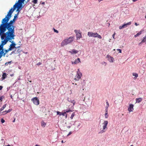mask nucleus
Segmentation results:
<instances>
[{"mask_svg": "<svg viewBox=\"0 0 146 146\" xmlns=\"http://www.w3.org/2000/svg\"><path fill=\"white\" fill-rule=\"evenodd\" d=\"M133 0V1L135 2V1H137L138 0Z\"/></svg>", "mask_w": 146, "mask_h": 146, "instance_id": "obj_52", "label": "nucleus"}, {"mask_svg": "<svg viewBox=\"0 0 146 146\" xmlns=\"http://www.w3.org/2000/svg\"><path fill=\"white\" fill-rule=\"evenodd\" d=\"M2 97H0V102L2 101Z\"/></svg>", "mask_w": 146, "mask_h": 146, "instance_id": "obj_40", "label": "nucleus"}, {"mask_svg": "<svg viewBox=\"0 0 146 146\" xmlns=\"http://www.w3.org/2000/svg\"><path fill=\"white\" fill-rule=\"evenodd\" d=\"M25 1V0H19L17 3H17L18 4H21V5H22V3H24Z\"/></svg>", "mask_w": 146, "mask_h": 146, "instance_id": "obj_21", "label": "nucleus"}, {"mask_svg": "<svg viewBox=\"0 0 146 146\" xmlns=\"http://www.w3.org/2000/svg\"><path fill=\"white\" fill-rule=\"evenodd\" d=\"M135 25L136 26L139 25V24H137L136 23H135Z\"/></svg>", "mask_w": 146, "mask_h": 146, "instance_id": "obj_47", "label": "nucleus"}, {"mask_svg": "<svg viewBox=\"0 0 146 146\" xmlns=\"http://www.w3.org/2000/svg\"><path fill=\"white\" fill-rule=\"evenodd\" d=\"M106 103V104H107L106 106H109V104L108 102V101H107Z\"/></svg>", "mask_w": 146, "mask_h": 146, "instance_id": "obj_42", "label": "nucleus"}, {"mask_svg": "<svg viewBox=\"0 0 146 146\" xmlns=\"http://www.w3.org/2000/svg\"><path fill=\"white\" fill-rule=\"evenodd\" d=\"M132 75L133 76H135L136 78L138 77V74L136 73H133Z\"/></svg>", "mask_w": 146, "mask_h": 146, "instance_id": "obj_26", "label": "nucleus"}, {"mask_svg": "<svg viewBox=\"0 0 146 146\" xmlns=\"http://www.w3.org/2000/svg\"><path fill=\"white\" fill-rule=\"evenodd\" d=\"M41 64H42V63L41 62H39L37 63L36 64L38 66H39V65H41Z\"/></svg>", "mask_w": 146, "mask_h": 146, "instance_id": "obj_38", "label": "nucleus"}, {"mask_svg": "<svg viewBox=\"0 0 146 146\" xmlns=\"http://www.w3.org/2000/svg\"><path fill=\"white\" fill-rule=\"evenodd\" d=\"M61 142H62V143H64V142H63V140H62V141Z\"/></svg>", "mask_w": 146, "mask_h": 146, "instance_id": "obj_53", "label": "nucleus"}, {"mask_svg": "<svg viewBox=\"0 0 146 146\" xmlns=\"http://www.w3.org/2000/svg\"><path fill=\"white\" fill-rule=\"evenodd\" d=\"M130 146H133V145H131Z\"/></svg>", "mask_w": 146, "mask_h": 146, "instance_id": "obj_60", "label": "nucleus"}, {"mask_svg": "<svg viewBox=\"0 0 146 146\" xmlns=\"http://www.w3.org/2000/svg\"><path fill=\"white\" fill-rule=\"evenodd\" d=\"M70 111H72L70 109L67 110H64V112H61V115H63V116H66V118L67 117V114H66V113H68Z\"/></svg>", "mask_w": 146, "mask_h": 146, "instance_id": "obj_10", "label": "nucleus"}, {"mask_svg": "<svg viewBox=\"0 0 146 146\" xmlns=\"http://www.w3.org/2000/svg\"><path fill=\"white\" fill-rule=\"evenodd\" d=\"M1 38L2 40H3L2 41L1 44L0 45V47H2V48H1V51H0V52L3 55V54L4 53L3 49V46L6 44L8 42V41H9V40H11L12 38H10V39H9V40H7V39L6 37H5V38H4L2 39L1 38Z\"/></svg>", "mask_w": 146, "mask_h": 146, "instance_id": "obj_4", "label": "nucleus"}, {"mask_svg": "<svg viewBox=\"0 0 146 146\" xmlns=\"http://www.w3.org/2000/svg\"><path fill=\"white\" fill-rule=\"evenodd\" d=\"M74 115H75V113H74V112H73L71 115L70 117V118L71 119H72Z\"/></svg>", "mask_w": 146, "mask_h": 146, "instance_id": "obj_29", "label": "nucleus"}, {"mask_svg": "<svg viewBox=\"0 0 146 146\" xmlns=\"http://www.w3.org/2000/svg\"><path fill=\"white\" fill-rule=\"evenodd\" d=\"M74 37L71 36L68 38L64 40L61 43V46L63 47L65 45L72 43L74 40Z\"/></svg>", "mask_w": 146, "mask_h": 146, "instance_id": "obj_2", "label": "nucleus"}, {"mask_svg": "<svg viewBox=\"0 0 146 146\" xmlns=\"http://www.w3.org/2000/svg\"><path fill=\"white\" fill-rule=\"evenodd\" d=\"M105 111L106 112H108V109H106Z\"/></svg>", "mask_w": 146, "mask_h": 146, "instance_id": "obj_46", "label": "nucleus"}, {"mask_svg": "<svg viewBox=\"0 0 146 146\" xmlns=\"http://www.w3.org/2000/svg\"><path fill=\"white\" fill-rule=\"evenodd\" d=\"M143 42H146V36L145 37L143 38V39L141 41V42L139 43V45H140Z\"/></svg>", "mask_w": 146, "mask_h": 146, "instance_id": "obj_17", "label": "nucleus"}, {"mask_svg": "<svg viewBox=\"0 0 146 146\" xmlns=\"http://www.w3.org/2000/svg\"><path fill=\"white\" fill-rule=\"evenodd\" d=\"M12 109H9L7 111H3L2 112V113H3V114H4V115L5 114L7 113L10 112L12 111Z\"/></svg>", "mask_w": 146, "mask_h": 146, "instance_id": "obj_20", "label": "nucleus"}, {"mask_svg": "<svg viewBox=\"0 0 146 146\" xmlns=\"http://www.w3.org/2000/svg\"><path fill=\"white\" fill-rule=\"evenodd\" d=\"M131 24V22H129L126 24H124L122 26H120L119 27V29H122L124 28L127 27V25H130Z\"/></svg>", "mask_w": 146, "mask_h": 146, "instance_id": "obj_11", "label": "nucleus"}, {"mask_svg": "<svg viewBox=\"0 0 146 146\" xmlns=\"http://www.w3.org/2000/svg\"><path fill=\"white\" fill-rule=\"evenodd\" d=\"M18 14H18V13H17V14H16L15 15V16H14V18H15V19H16V18L17 17V16H18Z\"/></svg>", "mask_w": 146, "mask_h": 146, "instance_id": "obj_35", "label": "nucleus"}, {"mask_svg": "<svg viewBox=\"0 0 146 146\" xmlns=\"http://www.w3.org/2000/svg\"><path fill=\"white\" fill-rule=\"evenodd\" d=\"M15 119H14V120L13 121V122H14L15 121Z\"/></svg>", "mask_w": 146, "mask_h": 146, "instance_id": "obj_50", "label": "nucleus"}, {"mask_svg": "<svg viewBox=\"0 0 146 146\" xmlns=\"http://www.w3.org/2000/svg\"><path fill=\"white\" fill-rule=\"evenodd\" d=\"M133 105L132 104H130L129 105L128 108V110L130 112L133 111Z\"/></svg>", "mask_w": 146, "mask_h": 146, "instance_id": "obj_12", "label": "nucleus"}, {"mask_svg": "<svg viewBox=\"0 0 146 146\" xmlns=\"http://www.w3.org/2000/svg\"><path fill=\"white\" fill-rule=\"evenodd\" d=\"M115 33H114L112 35V37H113V38L114 39H115L114 38V36H115Z\"/></svg>", "mask_w": 146, "mask_h": 146, "instance_id": "obj_41", "label": "nucleus"}, {"mask_svg": "<svg viewBox=\"0 0 146 146\" xmlns=\"http://www.w3.org/2000/svg\"><path fill=\"white\" fill-rule=\"evenodd\" d=\"M44 3H42L43 4H44Z\"/></svg>", "mask_w": 146, "mask_h": 146, "instance_id": "obj_59", "label": "nucleus"}, {"mask_svg": "<svg viewBox=\"0 0 146 146\" xmlns=\"http://www.w3.org/2000/svg\"><path fill=\"white\" fill-rule=\"evenodd\" d=\"M56 113H57V115H60V116L61 115V112H60L59 111H57L56 112Z\"/></svg>", "mask_w": 146, "mask_h": 146, "instance_id": "obj_32", "label": "nucleus"}, {"mask_svg": "<svg viewBox=\"0 0 146 146\" xmlns=\"http://www.w3.org/2000/svg\"><path fill=\"white\" fill-rule=\"evenodd\" d=\"M12 12H8L5 18L3 19L2 24L0 26V33L2 34L1 38L6 37L7 39L13 38L15 35V27L13 25L14 22L11 20L8 23L11 18Z\"/></svg>", "mask_w": 146, "mask_h": 146, "instance_id": "obj_1", "label": "nucleus"}, {"mask_svg": "<svg viewBox=\"0 0 146 146\" xmlns=\"http://www.w3.org/2000/svg\"><path fill=\"white\" fill-rule=\"evenodd\" d=\"M2 35V34L0 33V35Z\"/></svg>", "mask_w": 146, "mask_h": 146, "instance_id": "obj_57", "label": "nucleus"}, {"mask_svg": "<svg viewBox=\"0 0 146 146\" xmlns=\"http://www.w3.org/2000/svg\"><path fill=\"white\" fill-rule=\"evenodd\" d=\"M80 62V59L79 58H78L77 59H76L74 62H72V64H76L78 63L79 62Z\"/></svg>", "mask_w": 146, "mask_h": 146, "instance_id": "obj_14", "label": "nucleus"}, {"mask_svg": "<svg viewBox=\"0 0 146 146\" xmlns=\"http://www.w3.org/2000/svg\"><path fill=\"white\" fill-rule=\"evenodd\" d=\"M108 106H106V109H108Z\"/></svg>", "mask_w": 146, "mask_h": 146, "instance_id": "obj_49", "label": "nucleus"}, {"mask_svg": "<svg viewBox=\"0 0 146 146\" xmlns=\"http://www.w3.org/2000/svg\"><path fill=\"white\" fill-rule=\"evenodd\" d=\"M6 104H5L0 109V112H1V111H3L4 109L6 107Z\"/></svg>", "mask_w": 146, "mask_h": 146, "instance_id": "obj_23", "label": "nucleus"}, {"mask_svg": "<svg viewBox=\"0 0 146 146\" xmlns=\"http://www.w3.org/2000/svg\"><path fill=\"white\" fill-rule=\"evenodd\" d=\"M106 58H108V60L110 62H113L114 59L113 57L110 56L108 55L106 56Z\"/></svg>", "mask_w": 146, "mask_h": 146, "instance_id": "obj_13", "label": "nucleus"}, {"mask_svg": "<svg viewBox=\"0 0 146 146\" xmlns=\"http://www.w3.org/2000/svg\"><path fill=\"white\" fill-rule=\"evenodd\" d=\"M72 103L73 105V106H74L75 104L76 103V102L74 100H72L70 101Z\"/></svg>", "mask_w": 146, "mask_h": 146, "instance_id": "obj_31", "label": "nucleus"}, {"mask_svg": "<svg viewBox=\"0 0 146 146\" xmlns=\"http://www.w3.org/2000/svg\"><path fill=\"white\" fill-rule=\"evenodd\" d=\"M22 5H21V4H18L17 3H16L13 6V8H11L10 10L9 11V12H8L9 13H11L12 12V13H13V12L15 10V9H16V8H17V11H18V12L17 13H18V14H19V13L21 10L22 8Z\"/></svg>", "mask_w": 146, "mask_h": 146, "instance_id": "obj_3", "label": "nucleus"}, {"mask_svg": "<svg viewBox=\"0 0 146 146\" xmlns=\"http://www.w3.org/2000/svg\"><path fill=\"white\" fill-rule=\"evenodd\" d=\"M88 35L89 37H93L94 38H98L100 39H101L102 37L101 36L98 34L97 33H93L89 32L88 33Z\"/></svg>", "mask_w": 146, "mask_h": 146, "instance_id": "obj_5", "label": "nucleus"}, {"mask_svg": "<svg viewBox=\"0 0 146 146\" xmlns=\"http://www.w3.org/2000/svg\"><path fill=\"white\" fill-rule=\"evenodd\" d=\"M108 122L107 120L104 121V122L102 123L103 129L99 133H102L105 132L107 129V125L108 124Z\"/></svg>", "mask_w": 146, "mask_h": 146, "instance_id": "obj_6", "label": "nucleus"}, {"mask_svg": "<svg viewBox=\"0 0 146 146\" xmlns=\"http://www.w3.org/2000/svg\"><path fill=\"white\" fill-rule=\"evenodd\" d=\"M141 33H142L141 31H140V32H139L138 33H137L136 35H135L134 36L135 37H137V36H138L139 35H140L141 34Z\"/></svg>", "mask_w": 146, "mask_h": 146, "instance_id": "obj_24", "label": "nucleus"}, {"mask_svg": "<svg viewBox=\"0 0 146 146\" xmlns=\"http://www.w3.org/2000/svg\"><path fill=\"white\" fill-rule=\"evenodd\" d=\"M10 63H11V62H6L5 63V65H7L9 64H10Z\"/></svg>", "mask_w": 146, "mask_h": 146, "instance_id": "obj_37", "label": "nucleus"}, {"mask_svg": "<svg viewBox=\"0 0 146 146\" xmlns=\"http://www.w3.org/2000/svg\"><path fill=\"white\" fill-rule=\"evenodd\" d=\"M9 51H11V50H9V49H8L7 50H5V52L3 54V56H5V55L6 54V53H7V52H8Z\"/></svg>", "mask_w": 146, "mask_h": 146, "instance_id": "obj_25", "label": "nucleus"}, {"mask_svg": "<svg viewBox=\"0 0 146 146\" xmlns=\"http://www.w3.org/2000/svg\"><path fill=\"white\" fill-rule=\"evenodd\" d=\"M29 82H31V81H29Z\"/></svg>", "mask_w": 146, "mask_h": 146, "instance_id": "obj_58", "label": "nucleus"}, {"mask_svg": "<svg viewBox=\"0 0 146 146\" xmlns=\"http://www.w3.org/2000/svg\"><path fill=\"white\" fill-rule=\"evenodd\" d=\"M35 146H40L38 145H35Z\"/></svg>", "mask_w": 146, "mask_h": 146, "instance_id": "obj_54", "label": "nucleus"}, {"mask_svg": "<svg viewBox=\"0 0 146 146\" xmlns=\"http://www.w3.org/2000/svg\"><path fill=\"white\" fill-rule=\"evenodd\" d=\"M142 100V99L141 98H137L136 99V102L138 103H139Z\"/></svg>", "mask_w": 146, "mask_h": 146, "instance_id": "obj_18", "label": "nucleus"}, {"mask_svg": "<svg viewBox=\"0 0 146 146\" xmlns=\"http://www.w3.org/2000/svg\"><path fill=\"white\" fill-rule=\"evenodd\" d=\"M11 98H12V99L13 98L12 96H11Z\"/></svg>", "mask_w": 146, "mask_h": 146, "instance_id": "obj_56", "label": "nucleus"}, {"mask_svg": "<svg viewBox=\"0 0 146 146\" xmlns=\"http://www.w3.org/2000/svg\"><path fill=\"white\" fill-rule=\"evenodd\" d=\"M7 74L5 73H3V74L2 75V76L1 78V79L2 80H4L5 79L6 77H7Z\"/></svg>", "mask_w": 146, "mask_h": 146, "instance_id": "obj_19", "label": "nucleus"}, {"mask_svg": "<svg viewBox=\"0 0 146 146\" xmlns=\"http://www.w3.org/2000/svg\"><path fill=\"white\" fill-rule=\"evenodd\" d=\"M69 52L71 54H76L78 52V51L76 50L75 49H73L71 51H69Z\"/></svg>", "mask_w": 146, "mask_h": 146, "instance_id": "obj_15", "label": "nucleus"}, {"mask_svg": "<svg viewBox=\"0 0 146 146\" xmlns=\"http://www.w3.org/2000/svg\"><path fill=\"white\" fill-rule=\"evenodd\" d=\"M46 125V123H45L44 121H42L41 122V125L42 127H45Z\"/></svg>", "mask_w": 146, "mask_h": 146, "instance_id": "obj_22", "label": "nucleus"}, {"mask_svg": "<svg viewBox=\"0 0 146 146\" xmlns=\"http://www.w3.org/2000/svg\"><path fill=\"white\" fill-rule=\"evenodd\" d=\"M105 118H108L109 116V115L108 114V112H106L105 114Z\"/></svg>", "mask_w": 146, "mask_h": 146, "instance_id": "obj_28", "label": "nucleus"}, {"mask_svg": "<svg viewBox=\"0 0 146 146\" xmlns=\"http://www.w3.org/2000/svg\"><path fill=\"white\" fill-rule=\"evenodd\" d=\"M31 100L33 102V103L36 105H37L39 104V100L36 97L32 98Z\"/></svg>", "mask_w": 146, "mask_h": 146, "instance_id": "obj_9", "label": "nucleus"}, {"mask_svg": "<svg viewBox=\"0 0 146 146\" xmlns=\"http://www.w3.org/2000/svg\"><path fill=\"white\" fill-rule=\"evenodd\" d=\"M82 76V74L80 72L79 69H78L77 72L75 76L74 80H79L81 78Z\"/></svg>", "mask_w": 146, "mask_h": 146, "instance_id": "obj_7", "label": "nucleus"}, {"mask_svg": "<svg viewBox=\"0 0 146 146\" xmlns=\"http://www.w3.org/2000/svg\"><path fill=\"white\" fill-rule=\"evenodd\" d=\"M15 18H14V19H13V20H12V21H13V22H14L15 21Z\"/></svg>", "mask_w": 146, "mask_h": 146, "instance_id": "obj_48", "label": "nucleus"}, {"mask_svg": "<svg viewBox=\"0 0 146 146\" xmlns=\"http://www.w3.org/2000/svg\"><path fill=\"white\" fill-rule=\"evenodd\" d=\"M117 51H119V53H121V49H117Z\"/></svg>", "mask_w": 146, "mask_h": 146, "instance_id": "obj_39", "label": "nucleus"}, {"mask_svg": "<svg viewBox=\"0 0 146 146\" xmlns=\"http://www.w3.org/2000/svg\"><path fill=\"white\" fill-rule=\"evenodd\" d=\"M1 121L2 123H3L5 122V120L3 118L1 119Z\"/></svg>", "mask_w": 146, "mask_h": 146, "instance_id": "obj_33", "label": "nucleus"}, {"mask_svg": "<svg viewBox=\"0 0 146 146\" xmlns=\"http://www.w3.org/2000/svg\"><path fill=\"white\" fill-rule=\"evenodd\" d=\"M3 87L2 86H0V90H1L2 89Z\"/></svg>", "mask_w": 146, "mask_h": 146, "instance_id": "obj_45", "label": "nucleus"}, {"mask_svg": "<svg viewBox=\"0 0 146 146\" xmlns=\"http://www.w3.org/2000/svg\"><path fill=\"white\" fill-rule=\"evenodd\" d=\"M20 47V46H19L17 47H15V48H19Z\"/></svg>", "mask_w": 146, "mask_h": 146, "instance_id": "obj_51", "label": "nucleus"}, {"mask_svg": "<svg viewBox=\"0 0 146 146\" xmlns=\"http://www.w3.org/2000/svg\"><path fill=\"white\" fill-rule=\"evenodd\" d=\"M15 36H14L13 38L11 39V40H9L10 42L12 43V44L10 45V47L9 48V50H11L15 48V46L16 45V44L13 42V41L12 40H13L15 39Z\"/></svg>", "mask_w": 146, "mask_h": 146, "instance_id": "obj_8", "label": "nucleus"}, {"mask_svg": "<svg viewBox=\"0 0 146 146\" xmlns=\"http://www.w3.org/2000/svg\"><path fill=\"white\" fill-rule=\"evenodd\" d=\"M102 64L103 65H104L105 66H106V63L105 62H103L102 63Z\"/></svg>", "mask_w": 146, "mask_h": 146, "instance_id": "obj_34", "label": "nucleus"}, {"mask_svg": "<svg viewBox=\"0 0 146 146\" xmlns=\"http://www.w3.org/2000/svg\"><path fill=\"white\" fill-rule=\"evenodd\" d=\"M54 31L57 33H58V31L57 30H56L55 29H54Z\"/></svg>", "mask_w": 146, "mask_h": 146, "instance_id": "obj_36", "label": "nucleus"}, {"mask_svg": "<svg viewBox=\"0 0 146 146\" xmlns=\"http://www.w3.org/2000/svg\"><path fill=\"white\" fill-rule=\"evenodd\" d=\"M38 0H33L32 1V3L34 4H36L37 3Z\"/></svg>", "mask_w": 146, "mask_h": 146, "instance_id": "obj_27", "label": "nucleus"}, {"mask_svg": "<svg viewBox=\"0 0 146 146\" xmlns=\"http://www.w3.org/2000/svg\"><path fill=\"white\" fill-rule=\"evenodd\" d=\"M5 146H10V145H5Z\"/></svg>", "mask_w": 146, "mask_h": 146, "instance_id": "obj_55", "label": "nucleus"}, {"mask_svg": "<svg viewBox=\"0 0 146 146\" xmlns=\"http://www.w3.org/2000/svg\"><path fill=\"white\" fill-rule=\"evenodd\" d=\"M2 48V46H1V47H0V51H1V48ZM3 56V54L0 52V58H1V57Z\"/></svg>", "mask_w": 146, "mask_h": 146, "instance_id": "obj_30", "label": "nucleus"}, {"mask_svg": "<svg viewBox=\"0 0 146 146\" xmlns=\"http://www.w3.org/2000/svg\"><path fill=\"white\" fill-rule=\"evenodd\" d=\"M74 32H75V33L76 34V33H78V31L77 30H75Z\"/></svg>", "mask_w": 146, "mask_h": 146, "instance_id": "obj_44", "label": "nucleus"}, {"mask_svg": "<svg viewBox=\"0 0 146 146\" xmlns=\"http://www.w3.org/2000/svg\"><path fill=\"white\" fill-rule=\"evenodd\" d=\"M72 133V132H70L68 134V136L69 135H71Z\"/></svg>", "mask_w": 146, "mask_h": 146, "instance_id": "obj_43", "label": "nucleus"}, {"mask_svg": "<svg viewBox=\"0 0 146 146\" xmlns=\"http://www.w3.org/2000/svg\"><path fill=\"white\" fill-rule=\"evenodd\" d=\"M76 35L77 39H80L82 37L81 34L79 32H78V33H76Z\"/></svg>", "mask_w": 146, "mask_h": 146, "instance_id": "obj_16", "label": "nucleus"}]
</instances>
